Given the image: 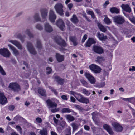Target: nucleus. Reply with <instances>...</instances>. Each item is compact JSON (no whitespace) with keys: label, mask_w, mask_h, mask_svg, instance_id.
Masks as SVG:
<instances>
[{"label":"nucleus","mask_w":135,"mask_h":135,"mask_svg":"<svg viewBox=\"0 0 135 135\" xmlns=\"http://www.w3.org/2000/svg\"><path fill=\"white\" fill-rule=\"evenodd\" d=\"M94 10L96 12V13L98 14H100V10L99 9H95Z\"/></svg>","instance_id":"60"},{"label":"nucleus","mask_w":135,"mask_h":135,"mask_svg":"<svg viewBox=\"0 0 135 135\" xmlns=\"http://www.w3.org/2000/svg\"><path fill=\"white\" fill-rule=\"evenodd\" d=\"M113 19L114 22L116 24L122 25L125 22L124 17L121 15L115 16Z\"/></svg>","instance_id":"3"},{"label":"nucleus","mask_w":135,"mask_h":135,"mask_svg":"<svg viewBox=\"0 0 135 135\" xmlns=\"http://www.w3.org/2000/svg\"><path fill=\"white\" fill-rule=\"evenodd\" d=\"M56 24L57 26L62 30H63L65 27L64 23L63 20L61 19H59L57 21Z\"/></svg>","instance_id":"14"},{"label":"nucleus","mask_w":135,"mask_h":135,"mask_svg":"<svg viewBox=\"0 0 135 135\" xmlns=\"http://www.w3.org/2000/svg\"><path fill=\"white\" fill-rule=\"evenodd\" d=\"M111 125L114 130L117 132H121L123 130V128L122 126L117 122H112Z\"/></svg>","instance_id":"4"},{"label":"nucleus","mask_w":135,"mask_h":135,"mask_svg":"<svg viewBox=\"0 0 135 135\" xmlns=\"http://www.w3.org/2000/svg\"><path fill=\"white\" fill-rule=\"evenodd\" d=\"M83 93L87 96H89L90 94V92L85 89H84L82 90Z\"/></svg>","instance_id":"40"},{"label":"nucleus","mask_w":135,"mask_h":135,"mask_svg":"<svg viewBox=\"0 0 135 135\" xmlns=\"http://www.w3.org/2000/svg\"><path fill=\"white\" fill-rule=\"evenodd\" d=\"M8 46L10 49L12 51L13 54L15 56H17L19 55V52L18 50L14 46L10 44H8Z\"/></svg>","instance_id":"15"},{"label":"nucleus","mask_w":135,"mask_h":135,"mask_svg":"<svg viewBox=\"0 0 135 135\" xmlns=\"http://www.w3.org/2000/svg\"><path fill=\"white\" fill-rule=\"evenodd\" d=\"M70 100L71 101L73 102H75V99L74 97L71 96L70 97Z\"/></svg>","instance_id":"56"},{"label":"nucleus","mask_w":135,"mask_h":135,"mask_svg":"<svg viewBox=\"0 0 135 135\" xmlns=\"http://www.w3.org/2000/svg\"><path fill=\"white\" fill-rule=\"evenodd\" d=\"M77 96H75L77 100L80 102L87 104L89 102V99L83 97L82 95L79 94H76Z\"/></svg>","instance_id":"5"},{"label":"nucleus","mask_w":135,"mask_h":135,"mask_svg":"<svg viewBox=\"0 0 135 135\" xmlns=\"http://www.w3.org/2000/svg\"><path fill=\"white\" fill-rule=\"evenodd\" d=\"M44 28L45 30L48 32H51L53 31L52 27L48 23L45 24Z\"/></svg>","instance_id":"20"},{"label":"nucleus","mask_w":135,"mask_h":135,"mask_svg":"<svg viewBox=\"0 0 135 135\" xmlns=\"http://www.w3.org/2000/svg\"><path fill=\"white\" fill-rule=\"evenodd\" d=\"M98 26L99 28L101 31L103 32H105L107 30V28H109V27L107 26H104L102 24L100 23L98 24Z\"/></svg>","instance_id":"25"},{"label":"nucleus","mask_w":135,"mask_h":135,"mask_svg":"<svg viewBox=\"0 0 135 135\" xmlns=\"http://www.w3.org/2000/svg\"><path fill=\"white\" fill-rule=\"evenodd\" d=\"M47 73L48 74L50 73L52 71V69L50 67H47L46 68Z\"/></svg>","instance_id":"50"},{"label":"nucleus","mask_w":135,"mask_h":135,"mask_svg":"<svg viewBox=\"0 0 135 135\" xmlns=\"http://www.w3.org/2000/svg\"><path fill=\"white\" fill-rule=\"evenodd\" d=\"M54 8L56 13L61 16H63L64 15L63 5L61 3H56L54 6Z\"/></svg>","instance_id":"2"},{"label":"nucleus","mask_w":135,"mask_h":135,"mask_svg":"<svg viewBox=\"0 0 135 135\" xmlns=\"http://www.w3.org/2000/svg\"><path fill=\"white\" fill-rule=\"evenodd\" d=\"M104 16L105 18L104 19V21L105 23L108 25L111 23V21L107 16L106 15H105Z\"/></svg>","instance_id":"34"},{"label":"nucleus","mask_w":135,"mask_h":135,"mask_svg":"<svg viewBox=\"0 0 135 135\" xmlns=\"http://www.w3.org/2000/svg\"><path fill=\"white\" fill-rule=\"evenodd\" d=\"M17 37L18 38L20 39L22 42H23L24 40L23 37L20 34H18V35Z\"/></svg>","instance_id":"49"},{"label":"nucleus","mask_w":135,"mask_h":135,"mask_svg":"<svg viewBox=\"0 0 135 135\" xmlns=\"http://www.w3.org/2000/svg\"><path fill=\"white\" fill-rule=\"evenodd\" d=\"M53 120L54 121V122L56 124H57L58 122V120L56 119V118L55 117H54L53 118Z\"/></svg>","instance_id":"59"},{"label":"nucleus","mask_w":135,"mask_h":135,"mask_svg":"<svg viewBox=\"0 0 135 135\" xmlns=\"http://www.w3.org/2000/svg\"><path fill=\"white\" fill-rule=\"evenodd\" d=\"M85 76L91 84H94L95 83L96 81L95 78L89 73H86Z\"/></svg>","instance_id":"11"},{"label":"nucleus","mask_w":135,"mask_h":135,"mask_svg":"<svg viewBox=\"0 0 135 135\" xmlns=\"http://www.w3.org/2000/svg\"><path fill=\"white\" fill-rule=\"evenodd\" d=\"M38 92L41 95L45 96V91L44 89L42 88H39L38 89Z\"/></svg>","instance_id":"30"},{"label":"nucleus","mask_w":135,"mask_h":135,"mask_svg":"<svg viewBox=\"0 0 135 135\" xmlns=\"http://www.w3.org/2000/svg\"><path fill=\"white\" fill-rule=\"evenodd\" d=\"M8 87L11 90L15 92H18L20 90L18 84L16 82H12L10 83Z\"/></svg>","instance_id":"6"},{"label":"nucleus","mask_w":135,"mask_h":135,"mask_svg":"<svg viewBox=\"0 0 135 135\" xmlns=\"http://www.w3.org/2000/svg\"><path fill=\"white\" fill-rule=\"evenodd\" d=\"M61 112L63 113H70L71 112V110L68 108H64L61 109Z\"/></svg>","instance_id":"38"},{"label":"nucleus","mask_w":135,"mask_h":135,"mask_svg":"<svg viewBox=\"0 0 135 135\" xmlns=\"http://www.w3.org/2000/svg\"><path fill=\"white\" fill-rule=\"evenodd\" d=\"M65 15L66 16L68 17L69 16V13L68 11H66L65 13Z\"/></svg>","instance_id":"62"},{"label":"nucleus","mask_w":135,"mask_h":135,"mask_svg":"<svg viewBox=\"0 0 135 135\" xmlns=\"http://www.w3.org/2000/svg\"><path fill=\"white\" fill-rule=\"evenodd\" d=\"M27 47L29 52L31 54L33 55L35 54L36 53V52L35 50L33 48L32 45L30 42L27 43Z\"/></svg>","instance_id":"17"},{"label":"nucleus","mask_w":135,"mask_h":135,"mask_svg":"<svg viewBox=\"0 0 135 135\" xmlns=\"http://www.w3.org/2000/svg\"><path fill=\"white\" fill-rule=\"evenodd\" d=\"M49 20L51 22L53 23L55 22L56 18V16L53 10H50L49 11Z\"/></svg>","instance_id":"9"},{"label":"nucleus","mask_w":135,"mask_h":135,"mask_svg":"<svg viewBox=\"0 0 135 135\" xmlns=\"http://www.w3.org/2000/svg\"><path fill=\"white\" fill-rule=\"evenodd\" d=\"M40 134L41 135H47V131L46 129H43L40 131Z\"/></svg>","instance_id":"35"},{"label":"nucleus","mask_w":135,"mask_h":135,"mask_svg":"<svg viewBox=\"0 0 135 135\" xmlns=\"http://www.w3.org/2000/svg\"><path fill=\"white\" fill-rule=\"evenodd\" d=\"M36 47L38 49H41L42 47V45L41 44L39 40L37 41V42Z\"/></svg>","instance_id":"42"},{"label":"nucleus","mask_w":135,"mask_h":135,"mask_svg":"<svg viewBox=\"0 0 135 135\" xmlns=\"http://www.w3.org/2000/svg\"><path fill=\"white\" fill-rule=\"evenodd\" d=\"M97 36L99 40H104L107 38L106 36H104L103 33H100L99 32L97 33Z\"/></svg>","instance_id":"24"},{"label":"nucleus","mask_w":135,"mask_h":135,"mask_svg":"<svg viewBox=\"0 0 135 135\" xmlns=\"http://www.w3.org/2000/svg\"><path fill=\"white\" fill-rule=\"evenodd\" d=\"M25 33L30 38L33 37V35L30 32V30L28 29H27L25 32Z\"/></svg>","instance_id":"37"},{"label":"nucleus","mask_w":135,"mask_h":135,"mask_svg":"<svg viewBox=\"0 0 135 135\" xmlns=\"http://www.w3.org/2000/svg\"><path fill=\"white\" fill-rule=\"evenodd\" d=\"M65 117L69 122L74 121L75 119L73 116L70 115H66L65 116Z\"/></svg>","instance_id":"26"},{"label":"nucleus","mask_w":135,"mask_h":135,"mask_svg":"<svg viewBox=\"0 0 135 135\" xmlns=\"http://www.w3.org/2000/svg\"><path fill=\"white\" fill-rule=\"evenodd\" d=\"M109 4V1H105V3L104 4V6H106L107 5Z\"/></svg>","instance_id":"61"},{"label":"nucleus","mask_w":135,"mask_h":135,"mask_svg":"<svg viewBox=\"0 0 135 135\" xmlns=\"http://www.w3.org/2000/svg\"><path fill=\"white\" fill-rule=\"evenodd\" d=\"M61 98L64 100H67L68 98L67 97V96L65 95H63L61 96Z\"/></svg>","instance_id":"58"},{"label":"nucleus","mask_w":135,"mask_h":135,"mask_svg":"<svg viewBox=\"0 0 135 135\" xmlns=\"http://www.w3.org/2000/svg\"><path fill=\"white\" fill-rule=\"evenodd\" d=\"M36 27L39 30H41L43 29L42 27L40 24H37L36 26Z\"/></svg>","instance_id":"45"},{"label":"nucleus","mask_w":135,"mask_h":135,"mask_svg":"<svg viewBox=\"0 0 135 135\" xmlns=\"http://www.w3.org/2000/svg\"><path fill=\"white\" fill-rule=\"evenodd\" d=\"M68 6L69 9L70 10L72 8L73 5L72 3H70L68 5Z\"/></svg>","instance_id":"52"},{"label":"nucleus","mask_w":135,"mask_h":135,"mask_svg":"<svg viewBox=\"0 0 135 135\" xmlns=\"http://www.w3.org/2000/svg\"><path fill=\"white\" fill-rule=\"evenodd\" d=\"M56 80L58 83L60 84H62L64 82V80L60 79L58 77H55Z\"/></svg>","instance_id":"33"},{"label":"nucleus","mask_w":135,"mask_h":135,"mask_svg":"<svg viewBox=\"0 0 135 135\" xmlns=\"http://www.w3.org/2000/svg\"><path fill=\"white\" fill-rule=\"evenodd\" d=\"M36 120L37 122L39 123H41L42 121V119L40 118L39 117L36 118Z\"/></svg>","instance_id":"44"},{"label":"nucleus","mask_w":135,"mask_h":135,"mask_svg":"<svg viewBox=\"0 0 135 135\" xmlns=\"http://www.w3.org/2000/svg\"><path fill=\"white\" fill-rule=\"evenodd\" d=\"M110 11L112 13H115L116 14H118L119 12V9L114 7H112L110 8Z\"/></svg>","instance_id":"28"},{"label":"nucleus","mask_w":135,"mask_h":135,"mask_svg":"<svg viewBox=\"0 0 135 135\" xmlns=\"http://www.w3.org/2000/svg\"><path fill=\"white\" fill-rule=\"evenodd\" d=\"M71 125L72 127L73 130H75L78 128V125L75 123H72L71 124Z\"/></svg>","instance_id":"39"},{"label":"nucleus","mask_w":135,"mask_h":135,"mask_svg":"<svg viewBox=\"0 0 135 135\" xmlns=\"http://www.w3.org/2000/svg\"><path fill=\"white\" fill-rule=\"evenodd\" d=\"M89 67L90 70L95 73H99L102 70L100 67L94 64L89 65Z\"/></svg>","instance_id":"7"},{"label":"nucleus","mask_w":135,"mask_h":135,"mask_svg":"<svg viewBox=\"0 0 135 135\" xmlns=\"http://www.w3.org/2000/svg\"><path fill=\"white\" fill-rule=\"evenodd\" d=\"M46 103L49 108L52 112H56L59 110V109L56 108L57 104L55 102L48 99L46 101Z\"/></svg>","instance_id":"1"},{"label":"nucleus","mask_w":135,"mask_h":135,"mask_svg":"<svg viewBox=\"0 0 135 135\" xmlns=\"http://www.w3.org/2000/svg\"><path fill=\"white\" fill-rule=\"evenodd\" d=\"M56 42L61 46L65 47L66 45V44L62 39L59 38L56 40Z\"/></svg>","instance_id":"22"},{"label":"nucleus","mask_w":135,"mask_h":135,"mask_svg":"<svg viewBox=\"0 0 135 135\" xmlns=\"http://www.w3.org/2000/svg\"><path fill=\"white\" fill-rule=\"evenodd\" d=\"M15 106L13 105H10L8 109L9 110L11 111H13L14 109Z\"/></svg>","instance_id":"51"},{"label":"nucleus","mask_w":135,"mask_h":135,"mask_svg":"<svg viewBox=\"0 0 135 135\" xmlns=\"http://www.w3.org/2000/svg\"><path fill=\"white\" fill-rule=\"evenodd\" d=\"M11 135H19V134L17 133L16 132H13L12 133Z\"/></svg>","instance_id":"64"},{"label":"nucleus","mask_w":135,"mask_h":135,"mask_svg":"<svg viewBox=\"0 0 135 135\" xmlns=\"http://www.w3.org/2000/svg\"><path fill=\"white\" fill-rule=\"evenodd\" d=\"M0 54L4 57H9L11 54L7 49L4 48L0 49Z\"/></svg>","instance_id":"8"},{"label":"nucleus","mask_w":135,"mask_h":135,"mask_svg":"<svg viewBox=\"0 0 135 135\" xmlns=\"http://www.w3.org/2000/svg\"><path fill=\"white\" fill-rule=\"evenodd\" d=\"M93 50L95 52L99 54H101L104 53L103 49L100 46H94Z\"/></svg>","instance_id":"10"},{"label":"nucleus","mask_w":135,"mask_h":135,"mask_svg":"<svg viewBox=\"0 0 135 135\" xmlns=\"http://www.w3.org/2000/svg\"><path fill=\"white\" fill-rule=\"evenodd\" d=\"M95 113H94V112L92 113V116H93L92 118H93V120H94L95 122V124H96L97 125H98L99 124V123H98L95 120H94V115H95Z\"/></svg>","instance_id":"53"},{"label":"nucleus","mask_w":135,"mask_h":135,"mask_svg":"<svg viewBox=\"0 0 135 135\" xmlns=\"http://www.w3.org/2000/svg\"><path fill=\"white\" fill-rule=\"evenodd\" d=\"M128 18L132 23L135 24V17L133 16L129 17Z\"/></svg>","instance_id":"43"},{"label":"nucleus","mask_w":135,"mask_h":135,"mask_svg":"<svg viewBox=\"0 0 135 135\" xmlns=\"http://www.w3.org/2000/svg\"><path fill=\"white\" fill-rule=\"evenodd\" d=\"M7 102V99L3 93L0 92V104L4 105Z\"/></svg>","instance_id":"12"},{"label":"nucleus","mask_w":135,"mask_h":135,"mask_svg":"<svg viewBox=\"0 0 135 135\" xmlns=\"http://www.w3.org/2000/svg\"><path fill=\"white\" fill-rule=\"evenodd\" d=\"M122 9L125 11L130 13L131 11V9L128 4H122L121 6Z\"/></svg>","instance_id":"19"},{"label":"nucleus","mask_w":135,"mask_h":135,"mask_svg":"<svg viewBox=\"0 0 135 135\" xmlns=\"http://www.w3.org/2000/svg\"><path fill=\"white\" fill-rule=\"evenodd\" d=\"M70 40L72 42L74 46H76L77 45V43L76 42V38L75 37L71 36L69 38Z\"/></svg>","instance_id":"31"},{"label":"nucleus","mask_w":135,"mask_h":135,"mask_svg":"<svg viewBox=\"0 0 135 135\" xmlns=\"http://www.w3.org/2000/svg\"><path fill=\"white\" fill-rule=\"evenodd\" d=\"M104 60L105 59L103 57L101 56H98L97 57L96 61L97 62L99 63H100L104 61Z\"/></svg>","instance_id":"32"},{"label":"nucleus","mask_w":135,"mask_h":135,"mask_svg":"<svg viewBox=\"0 0 135 135\" xmlns=\"http://www.w3.org/2000/svg\"><path fill=\"white\" fill-rule=\"evenodd\" d=\"M84 128L85 130L89 131L90 129V127L88 126L85 125L84 126Z\"/></svg>","instance_id":"54"},{"label":"nucleus","mask_w":135,"mask_h":135,"mask_svg":"<svg viewBox=\"0 0 135 135\" xmlns=\"http://www.w3.org/2000/svg\"><path fill=\"white\" fill-rule=\"evenodd\" d=\"M69 93L71 94L72 95H75V94H76V93L73 91H70L69 92Z\"/></svg>","instance_id":"63"},{"label":"nucleus","mask_w":135,"mask_h":135,"mask_svg":"<svg viewBox=\"0 0 135 135\" xmlns=\"http://www.w3.org/2000/svg\"><path fill=\"white\" fill-rule=\"evenodd\" d=\"M80 81L84 86L87 87L88 83L85 80L83 79H81L80 80Z\"/></svg>","instance_id":"41"},{"label":"nucleus","mask_w":135,"mask_h":135,"mask_svg":"<svg viewBox=\"0 0 135 135\" xmlns=\"http://www.w3.org/2000/svg\"><path fill=\"white\" fill-rule=\"evenodd\" d=\"M103 128L107 131L109 134L111 135L114 134V132L109 125L107 124H104L103 125Z\"/></svg>","instance_id":"18"},{"label":"nucleus","mask_w":135,"mask_h":135,"mask_svg":"<svg viewBox=\"0 0 135 135\" xmlns=\"http://www.w3.org/2000/svg\"><path fill=\"white\" fill-rule=\"evenodd\" d=\"M41 15L43 19H46L47 17L48 10L46 8H41L40 9Z\"/></svg>","instance_id":"16"},{"label":"nucleus","mask_w":135,"mask_h":135,"mask_svg":"<svg viewBox=\"0 0 135 135\" xmlns=\"http://www.w3.org/2000/svg\"><path fill=\"white\" fill-rule=\"evenodd\" d=\"M55 56L57 60L59 62H61L64 60V57L63 56L59 54H56Z\"/></svg>","instance_id":"21"},{"label":"nucleus","mask_w":135,"mask_h":135,"mask_svg":"<svg viewBox=\"0 0 135 135\" xmlns=\"http://www.w3.org/2000/svg\"><path fill=\"white\" fill-rule=\"evenodd\" d=\"M86 13L87 14L91 15V17L93 19H94L95 18V15L93 11L89 10H87Z\"/></svg>","instance_id":"36"},{"label":"nucleus","mask_w":135,"mask_h":135,"mask_svg":"<svg viewBox=\"0 0 135 135\" xmlns=\"http://www.w3.org/2000/svg\"><path fill=\"white\" fill-rule=\"evenodd\" d=\"M95 43V41L93 39L89 38L86 43L85 46L86 47H90L93 44Z\"/></svg>","instance_id":"23"},{"label":"nucleus","mask_w":135,"mask_h":135,"mask_svg":"<svg viewBox=\"0 0 135 135\" xmlns=\"http://www.w3.org/2000/svg\"><path fill=\"white\" fill-rule=\"evenodd\" d=\"M87 35L86 34L84 35L82 39V42L83 43L84 42H85V40L87 39Z\"/></svg>","instance_id":"47"},{"label":"nucleus","mask_w":135,"mask_h":135,"mask_svg":"<svg viewBox=\"0 0 135 135\" xmlns=\"http://www.w3.org/2000/svg\"><path fill=\"white\" fill-rule=\"evenodd\" d=\"M33 18L35 20L36 22L41 21V19L40 16L39 14L38 13H35L33 16Z\"/></svg>","instance_id":"29"},{"label":"nucleus","mask_w":135,"mask_h":135,"mask_svg":"<svg viewBox=\"0 0 135 135\" xmlns=\"http://www.w3.org/2000/svg\"><path fill=\"white\" fill-rule=\"evenodd\" d=\"M9 42L15 45L19 49L21 50L22 49V47L20 43L15 40H10Z\"/></svg>","instance_id":"13"},{"label":"nucleus","mask_w":135,"mask_h":135,"mask_svg":"<svg viewBox=\"0 0 135 135\" xmlns=\"http://www.w3.org/2000/svg\"><path fill=\"white\" fill-rule=\"evenodd\" d=\"M135 98L134 97L131 98H123V100L126 101H128L130 102H131V100L132 99H134Z\"/></svg>","instance_id":"46"},{"label":"nucleus","mask_w":135,"mask_h":135,"mask_svg":"<svg viewBox=\"0 0 135 135\" xmlns=\"http://www.w3.org/2000/svg\"><path fill=\"white\" fill-rule=\"evenodd\" d=\"M129 71H135V67L134 66H132L131 68H130L129 69Z\"/></svg>","instance_id":"55"},{"label":"nucleus","mask_w":135,"mask_h":135,"mask_svg":"<svg viewBox=\"0 0 135 135\" xmlns=\"http://www.w3.org/2000/svg\"><path fill=\"white\" fill-rule=\"evenodd\" d=\"M70 20L74 24L77 23L79 22V20L76 16L75 15H73Z\"/></svg>","instance_id":"27"},{"label":"nucleus","mask_w":135,"mask_h":135,"mask_svg":"<svg viewBox=\"0 0 135 135\" xmlns=\"http://www.w3.org/2000/svg\"><path fill=\"white\" fill-rule=\"evenodd\" d=\"M16 129L20 133H22V128L19 126H17L16 127Z\"/></svg>","instance_id":"48"},{"label":"nucleus","mask_w":135,"mask_h":135,"mask_svg":"<svg viewBox=\"0 0 135 135\" xmlns=\"http://www.w3.org/2000/svg\"><path fill=\"white\" fill-rule=\"evenodd\" d=\"M105 85V83L104 82H103L101 83L100 85H99V87H102L104 86Z\"/></svg>","instance_id":"57"}]
</instances>
